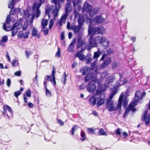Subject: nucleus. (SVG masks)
<instances>
[{
    "mask_svg": "<svg viewBox=\"0 0 150 150\" xmlns=\"http://www.w3.org/2000/svg\"><path fill=\"white\" fill-rule=\"evenodd\" d=\"M4 42L0 41V45L2 47H4L5 46V45L4 43Z\"/></svg>",
    "mask_w": 150,
    "mask_h": 150,
    "instance_id": "69168bd1",
    "label": "nucleus"
},
{
    "mask_svg": "<svg viewBox=\"0 0 150 150\" xmlns=\"http://www.w3.org/2000/svg\"><path fill=\"white\" fill-rule=\"evenodd\" d=\"M99 10L98 7L93 8L91 6L86 3H85L83 7V11L89 13L90 16L91 17L97 13L99 12Z\"/></svg>",
    "mask_w": 150,
    "mask_h": 150,
    "instance_id": "423d86ee",
    "label": "nucleus"
},
{
    "mask_svg": "<svg viewBox=\"0 0 150 150\" xmlns=\"http://www.w3.org/2000/svg\"><path fill=\"white\" fill-rule=\"evenodd\" d=\"M81 137L80 138V140L82 141H84L85 139L86 138V135L84 132L82 131H81Z\"/></svg>",
    "mask_w": 150,
    "mask_h": 150,
    "instance_id": "2f4dec72",
    "label": "nucleus"
},
{
    "mask_svg": "<svg viewBox=\"0 0 150 150\" xmlns=\"http://www.w3.org/2000/svg\"><path fill=\"white\" fill-rule=\"evenodd\" d=\"M147 113L146 111H144L143 115V117L142 118V120L145 122L146 125H148L149 124L150 121V116L149 115H147Z\"/></svg>",
    "mask_w": 150,
    "mask_h": 150,
    "instance_id": "4468645a",
    "label": "nucleus"
},
{
    "mask_svg": "<svg viewBox=\"0 0 150 150\" xmlns=\"http://www.w3.org/2000/svg\"><path fill=\"white\" fill-rule=\"evenodd\" d=\"M22 25V23L20 21H18L12 26V29H15L17 30H19L21 28Z\"/></svg>",
    "mask_w": 150,
    "mask_h": 150,
    "instance_id": "aec40b11",
    "label": "nucleus"
},
{
    "mask_svg": "<svg viewBox=\"0 0 150 150\" xmlns=\"http://www.w3.org/2000/svg\"><path fill=\"white\" fill-rule=\"evenodd\" d=\"M61 52L60 49L59 47H58V51L55 54V56L57 57H60V56Z\"/></svg>",
    "mask_w": 150,
    "mask_h": 150,
    "instance_id": "a19ab883",
    "label": "nucleus"
},
{
    "mask_svg": "<svg viewBox=\"0 0 150 150\" xmlns=\"http://www.w3.org/2000/svg\"><path fill=\"white\" fill-rule=\"evenodd\" d=\"M25 94L26 96H27L28 97H31V91L30 90H28Z\"/></svg>",
    "mask_w": 150,
    "mask_h": 150,
    "instance_id": "49530a36",
    "label": "nucleus"
},
{
    "mask_svg": "<svg viewBox=\"0 0 150 150\" xmlns=\"http://www.w3.org/2000/svg\"><path fill=\"white\" fill-rule=\"evenodd\" d=\"M64 34V32H63L61 33V40H63L65 38Z\"/></svg>",
    "mask_w": 150,
    "mask_h": 150,
    "instance_id": "5fc2aeb1",
    "label": "nucleus"
},
{
    "mask_svg": "<svg viewBox=\"0 0 150 150\" xmlns=\"http://www.w3.org/2000/svg\"><path fill=\"white\" fill-rule=\"evenodd\" d=\"M112 67L113 69H115L117 67V64L115 62L112 63Z\"/></svg>",
    "mask_w": 150,
    "mask_h": 150,
    "instance_id": "603ef678",
    "label": "nucleus"
},
{
    "mask_svg": "<svg viewBox=\"0 0 150 150\" xmlns=\"http://www.w3.org/2000/svg\"><path fill=\"white\" fill-rule=\"evenodd\" d=\"M146 94L145 92H143L142 93L140 91H137L136 92L135 95V98L134 100L129 104L128 108L126 109V111L123 115L124 117L126 116L130 110H131L132 112L136 110V109L134 107L137 105L138 100L139 99H141L142 97L145 96Z\"/></svg>",
    "mask_w": 150,
    "mask_h": 150,
    "instance_id": "20e7f679",
    "label": "nucleus"
},
{
    "mask_svg": "<svg viewBox=\"0 0 150 150\" xmlns=\"http://www.w3.org/2000/svg\"><path fill=\"white\" fill-rule=\"evenodd\" d=\"M90 69L89 67H85L82 68L81 69L80 71L82 73V74L83 75H85L86 74H87V75L86 76H87L88 74H91L92 76H94L93 73H90Z\"/></svg>",
    "mask_w": 150,
    "mask_h": 150,
    "instance_id": "dca6fc26",
    "label": "nucleus"
},
{
    "mask_svg": "<svg viewBox=\"0 0 150 150\" xmlns=\"http://www.w3.org/2000/svg\"><path fill=\"white\" fill-rule=\"evenodd\" d=\"M80 1L81 0H74L73 1L74 6H75L77 3L80 2Z\"/></svg>",
    "mask_w": 150,
    "mask_h": 150,
    "instance_id": "6e6d98bb",
    "label": "nucleus"
},
{
    "mask_svg": "<svg viewBox=\"0 0 150 150\" xmlns=\"http://www.w3.org/2000/svg\"><path fill=\"white\" fill-rule=\"evenodd\" d=\"M81 26L79 25L78 26L75 25H72L71 26V28L73 30L75 33H78L81 29Z\"/></svg>",
    "mask_w": 150,
    "mask_h": 150,
    "instance_id": "b1692460",
    "label": "nucleus"
},
{
    "mask_svg": "<svg viewBox=\"0 0 150 150\" xmlns=\"http://www.w3.org/2000/svg\"><path fill=\"white\" fill-rule=\"evenodd\" d=\"M96 41L97 43L102 44L104 42L107 41V45H108V41L107 40L106 38L102 36H98L96 38Z\"/></svg>",
    "mask_w": 150,
    "mask_h": 150,
    "instance_id": "f3484780",
    "label": "nucleus"
},
{
    "mask_svg": "<svg viewBox=\"0 0 150 150\" xmlns=\"http://www.w3.org/2000/svg\"><path fill=\"white\" fill-rule=\"evenodd\" d=\"M92 58L91 57L89 56H87L86 59V63L87 64H88L92 61Z\"/></svg>",
    "mask_w": 150,
    "mask_h": 150,
    "instance_id": "72a5a7b5",
    "label": "nucleus"
},
{
    "mask_svg": "<svg viewBox=\"0 0 150 150\" xmlns=\"http://www.w3.org/2000/svg\"><path fill=\"white\" fill-rule=\"evenodd\" d=\"M76 41V39H74L72 41V42L71 43V44L70 45V46L68 49V51L69 52H71L74 49V47L73 46V44Z\"/></svg>",
    "mask_w": 150,
    "mask_h": 150,
    "instance_id": "bb28decb",
    "label": "nucleus"
},
{
    "mask_svg": "<svg viewBox=\"0 0 150 150\" xmlns=\"http://www.w3.org/2000/svg\"><path fill=\"white\" fill-rule=\"evenodd\" d=\"M99 135H106V133L102 129H100L98 132Z\"/></svg>",
    "mask_w": 150,
    "mask_h": 150,
    "instance_id": "c9c22d12",
    "label": "nucleus"
},
{
    "mask_svg": "<svg viewBox=\"0 0 150 150\" xmlns=\"http://www.w3.org/2000/svg\"><path fill=\"white\" fill-rule=\"evenodd\" d=\"M25 53L26 54L27 58L28 59H29V56L33 54V52L31 51L26 50L25 52Z\"/></svg>",
    "mask_w": 150,
    "mask_h": 150,
    "instance_id": "f704fd0d",
    "label": "nucleus"
},
{
    "mask_svg": "<svg viewBox=\"0 0 150 150\" xmlns=\"http://www.w3.org/2000/svg\"><path fill=\"white\" fill-rule=\"evenodd\" d=\"M18 38H23V31H20L18 35Z\"/></svg>",
    "mask_w": 150,
    "mask_h": 150,
    "instance_id": "c03bdc74",
    "label": "nucleus"
},
{
    "mask_svg": "<svg viewBox=\"0 0 150 150\" xmlns=\"http://www.w3.org/2000/svg\"><path fill=\"white\" fill-rule=\"evenodd\" d=\"M81 50L78 52L76 54V57H79L81 61H84L86 59V57L82 53Z\"/></svg>",
    "mask_w": 150,
    "mask_h": 150,
    "instance_id": "412c9836",
    "label": "nucleus"
},
{
    "mask_svg": "<svg viewBox=\"0 0 150 150\" xmlns=\"http://www.w3.org/2000/svg\"><path fill=\"white\" fill-rule=\"evenodd\" d=\"M78 128V127L75 125L72 128L71 130V134L72 135H74V133L75 130H76Z\"/></svg>",
    "mask_w": 150,
    "mask_h": 150,
    "instance_id": "4c0bfd02",
    "label": "nucleus"
},
{
    "mask_svg": "<svg viewBox=\"0 0 150 150\" xmlns=\"http://www.w3.org/2000/svg\"><path fill=\"white\" fill-rule=\"evenodd\" d=\"M111 58H108L106 59L101 65H98V69H103L109 64L111 62Z\"/></svg>",
    "mask_w": 150,
    "mask_h": 150,
    "instance_id": "2eb2a0df",
    "label": "nucleus"
},
{
    "mask_svg": "<svg viewBox=\"0 0 150 150\" xmlns=\"http://www.w3.org/2000/svg\"><path fill=\"white\" fill-rule=\"evenodd\" d=\"M6 83L8 87H9L10 86L11 84V81L10 79H7L6 81Z\"/></svg>",
    "mask_w": 150,
    "mask_h": 150,
    "instance_id": "864d4df0",
    "label": "nucleus"
},
{
    "mask_svg": "<svg viewBox=\"0 0 150 150\" xmlns=\"http://www.w3.org/2000/svg\"><path fill=\"white\" fill-rule=\"evenodd\" d=\"M79 25L81 26L82 24L84 22V19L83 18H80L78 20Z\"/></svg>",
    "mask_w": 150,
    "mask_h": 150,
    "instance_id": "e433bc0d",
    "label": "nucleus"
},
{
    "mask_svg": "<svg viewBox=\"0 0 150 150\" xmlns=\"http://www.w3.org/2000/svg\"><path fill=\"white\" fill-rule=\"evenodd\" d=\"M8 40V37L7 36H5L3 37L2 38V40L0 41H2L3 42H5Z\"/></svg>",
    "mask_w": 150,
    "mask_h": 150,
    "instance_id": "37998d69",
    "label": "nucleus"
},
{
    "mask_svg": "<svg viewBox=\"0 0 150 150\" xmlns=\"http://www.w3.org/2000/svg\"><path fill=\"white\" fill-rule=\"evenodd\" d=\"M28 106L30 108H32L33 107V105L30 102H29L27 104Z\"/></svg>",
    "mask_w": 150,
    "mask_h": 150,
    "instance_id": "052dcab7",
    "label": "nucleus"
},
{
    "mask_svg": "<svg viewBox=\"0 0 150 150\" xmlns=\"http://www.w3.org/2000/svg\"><path fill=\"white\" fill-rule=\"evenodd\" d=\"M66 20V14H63L61 17L60 19L58 22V23L59 26L62 25L63 23H64Z\"/></svg>",
    "mask_w": 150,
    "mask_h": 150,
    "instance_id": "393cba45",
    "label": "nucleus"
},
{
    "mask_svg": "<svg viewBox=\"0 0 150 150\" xmlns=\"http://www.w3.org/2000/svg\"><path fill=\"white\" fill-rule=\"evenodd\" d=\"M57 122L60 126H62L64 125V123L61 120H58L57 121Z\"/></svg>",
    "mask_w": 150,
    "mask_h": 150,
    "instance_id": "bf43d9fd",
    "label": "nucleus"
},
{
    "mask_svg": "<svg viewBox=\"0 0 150 150\" xmlns=\"http://www.w3.org/2000/svg\"><path fill=\"white\" fill-rule=\"evenodd\" d=\"M54 23V21L53 19H51L50 22V24H49V28L50 29H51L52 28V26L53 25Z\"/></svg>",
    "mask_w": 150,
    "mask_h": 150,
    "instance_id": "8fccbe9b",
    "label": "nucleus"
},
{
    "mask_svg": "<svg viewBox=\"0 0 150 150\" xmlns=\"http://www.w3.org/2000/svg\"><path fill=\"white\" fill-rule=\"evenodd\" d=\"M22 11H23V13H21V10L20 9L18 8L14 10L13 12L15 13H20L21 15H24L25 17L26 18L30 17V18L31 19V20L32 22H33V20H32L31 18V16L33 14V11H32V13L31 14H30L28 12V11H25L24 10H23Z\"/></svg>",
    "mask_w": 150,
    "mask_h": 150,
    "instance_id": "f8f14e48",
    "label": "nucleus"
},
{
    "mask_svg": "<svg viewBox=\"0 0 150 150\" xmlns=\"http://www.w3.org/2000/svg\"><path fill=\"white\" fill-rule=\"evenodd\" d=\"M29 34V31L26 32L24 34H23V38H28Z\"/></svg>",
    "mask_w": 150,
    "mask_h": 150,
    "instance_id": "09e8293b",
    "label": "nucleus"
},
{
    "mask_svg": "<svg viewBox=\"0 0 150 150\" xmlns=\"http://www.w3.org/2000/svg\"><path fill=\"white\" fill-rule=\"evenodd\" d=\"M39 0L40 1L39 3H35L33 4V6L32 11H33V13L31 16V18L32 20H33L35 17L37 18H38L40 14V11L39 10V8L42 4V0Z\"/></svg>",
    "mask_w": 150,
    "mask_h": 150,
    "instance_id": "0eeeda50",
    "label": "nucleus"
},
{
    "mask_svg": "<svg viewBox=\"0 0 150 150\" xmlns=\"http://www.w3.org/2000/svg\"><path fill=\"white\" fill-rule=\"evenodd\" d=\"M11 17L9 16H8L7 18L6 22L3 25V28L4 30H5L7 28V26H9V23L11 22Z\"/></svg>",
    "mask_w": 150,
    "mask_h": 150,
    "instance_id": "4be33fe9",
    "label": "nucleus"
},
{
    "mask_svg": "<svg viewBox=\"0 0 150 150\" xmlns=\"http://www.w3.org/2000/svg\"><path fill=\"white\" fill-rule=\"evenodd\" d=\"M122 130L120 129H117L116 131H115V132L118 135H120L121 134L122 132Z\"/></svg>",
    "mask_w": 150,
    "mask_h": 150,
    "instance_id": "a18cd8bd",
    "label": "nucleus"
},
{
    "mask_svg": "<svg viewBox=\"0 0 150 150\" xmlns=\"http://www.w3.org/2000/svg\"><path fill=\"white\" fill-rule=\"evenodd\" d=\"M97 63V60L91 63V68L94 69Z\"/></svg>",
    "mask_w": 150,
    "mask_h": 150,
    "instance_id": "473e14b6",
    "label": "nucleus"
},
{
    "mask_svg": "<svg viewBox=\"0 0 150 150\" xmlns=\"http://www.w3.org/2000/svg\"><path fill=\"white\" fill-rule=\"evenodd\" d=\"M14 75L16 76H19L21 75V72L20 71H17L14 73Z\"/></svg>",
    "mask_w": 150,
    "mask_h": 150,
    "instance_id": "13d9d810",
    "label": "nucleus"
},
{
    "mask_svg": "<svg viewBox=\"0 0 150 150\" xmlns=\"http://www.w3.org/2000/svg\"><path fill=\"white\" fill-rule=\"evenodd\" d=\"M47 20L44 19H42L41 22V24L43 28H44L47 25Z\"/></svg>",
    "mask_w": 150,
    "mask_h": 150,
    "instance_id": "c756f323",
    "label": "nucleus"
},
{
    "mask_svg": "<svg viewBox=\"0 0 150 150\" xmlns=\"http://www.w3.org/2000/svg\"><path fill=\"white\" fill-rule=\"evenodd\" d=\"M28 27V25L26 23H25L24 25L22 28L23 30H26L27 29Z\"/></svg>",
    "mask_w": 150,
    "mask_h": 150,
    "instance_id": "4d7b16f0",
    "label": "nucleus"
},
{
    "mask_svg": "<svg viewBox=\"0 0 150 150\" xmlns=\"http://www.w3.org/2000/svg\"><path fill=\"white\" fill-rule=\"evenodd\" d=\"M100 55V51L99 50H98L97 51L95 52L93 55V59H97L99 57Z\"/></svg>",
    "mask_w": 150,
    "mask_h": 150,
    "instance_id": "c85d7f7f",
    "label": "nucleus"
},
{
    "mask_svg": "<svg viewBox=\"0 0 150 150\" xmlns=\"http://www.w3.org/2000/svg\"><path fill=\"white\" fill-rule=\"evenodd\" d=\"M32 35L33 36L35 37L38 35V31L37 29L33 27L32 30Z\"/></svg>",
    "mask_w": 150,
    "mask_h": 150,
    "instance_id": "cd10ccee",
    "label": "nucleus"
},
{
    "mask_svg": "<svg viewBox=\"0 0 150 150\" xmlns=\"http://www.w3.org/2000/svg\"><path fill=\"white\" fill-rule=\"evenodd\" d=\"M120 79L119 80L117 81V87L122 86L127 83V79L122 77V75L121 74H120Z\"/></svg>",
    "mask_w": 150,
    "mask_h": 150,
    "instance_id": "a211bd4d",
    "label": "nucleus"
},
{
    "mask_svg": "<svg viewBox=\"0 0 150 150\" xmlns=\"http://www.w3.org/2000/svg\"><path fill=\"white\" fill-rule=\"evenodd\" d=\"M5 30H6L7 31H9L10 30H12V36H14L15 35H16L17 32V30H16L15 29H12V27L10 26H7V28Z\"/></svg>",
    "mask_w": 150,
    "mask_h": 150,
    "instance_id": "5701e85b",
    "label": "nucleus"
},
{
    "mask_svg": "<svg viewBox=\"0 0 150 150\" xmlns=\"http://www.w3.org/2000/svg\"><path fill=\"white\" fill-rule=\"evenodd\" d=\"M77 48H79L80 47L81 48V51H82L86 48L87 50L88 45L86 42L83 41L81 38H77Z\"/></svg>",
    "mask_w": 150,
    "mask_h": 150,
    "instance_id": "9b49d317",
    "label": "nucleus"
},
{
    "mask_svg": "<svg viewBox=\"0 0 150 150\" xmlns=\"http://www.w3.org/2000/svg\"><path fill=\"white\" fill-rule=\"evenodd\" d=\"M90 81L88 85L86 86L87 91L89 93L93 92L96 89V85L97 91L99 92L105 91L107 88V86H105V88H102L100 81L95 76H93L91 74H88L85 78V81L87 82Z\"/></svg>",
    "mask_w": 150,
    "mask_h": 150,
    "instance_id": "f257e3e1",
    "label": "nucleus"
},
{
    "mask_svg": "<svg viewBox=\"0 0 150 150\" xmlns=\"http://www.w3.org/2000/svg\"><path fill=\"white\" fill-rule=\"evenodd\" d=\"M55 69L54 68H53L52 71L51 76H46L45 77V79L47 81H50L52 83L53 82L54 85H56V82L55 77Z\"/></svg>",
    "mask_w": 150,
    "mask_h": 150,
    "instance_id": "ddd939ff",
    "label": "nucleus"
},
{
    "mask_svg": "<svg viewBox=\"0 0 150 150\" xmlns=\"http://www.w3.org/2000/svg\"><path fill=\"white\" fill-rule=\"evenodd\" d=\"M64 1L65 0H52V2L54 3V6H51L50 8L47 7L46 8L45 13L49 18L50 17L49 13L53 15L54 19L58 16L59 9L60 7V5L63 3Z\"/></svg>",
    "mask_w": 150,
    "mask_h": 150,
    "instance_id": "7ed1b4c3",
    "label": "nucleus"
},
{
    "mask_svg": "<svg viewBox=\"0 0 150 150\" xmlns=\"http://www.w3.org/2000/svg\"><path fill=\"white\" fill-rule=\"evenodd\" d=\"M23 98H24V102H25V103L27 102L28 101L27 100V98L25 94H24V95L23 96Z\"/></svg>",
    "mask_w": 150,
    "mask_h": 150,
    "instance_id": "0e129e2a",
    "label": "nucleus"
},
{
    "mask_svg": "<svg viewBox=\"0 0 150 150\" xmlns=\"http://www.w3.org/2000/svg\"><path fill=\"white\" fill-rule=\"evenodd\" d=\"M85 88V85L83 84H82L79 86V88L80 90L83 89Z\"/></svg>",
    "mask_w": 150,
    "mask_h": 150,
    "instance_id": "680f3d73",
    "label": "nucleus"
},
{
    "mask_svg": "<svg viewBox=\"0 0 150 150\" xmlns=\"http://www.w3.org/2000/svg\"><path fill=\"white\" fill-rule=\"evenodd\" d=\"M44 84L45 87V93L46 95L48 97H50L52 96V94L51 92L47 89V84L46 83V81H45L44 82Z\"/></svg>",
    "mask_w": 150,
    "mask_h": 150,
    "instance_id": "a878e982",
    "label": "nucleus"
},
{
    "mask_svg": "<svg viewBox=\"0 0 150 150\" xmlns=\"http://www.w3.org/2000/svg\"><path fill=\"white\" fill-rule=\"evenodd\" d=\"M72 36V33H71L69 32L68 34V37L69 39H70Z\"/></svg>",
    "mask_w": 150,
    "mask_h": 150,
    "instance_id": "338daca9",
    "label": "nucleus"
},
{
    "mask_svg": "<svg viewBox=\"0 0 150 150\" xmlns=\"http://www.w3.org/2000/svg\"><path fill=\"white\" fill-rule=\"evenodd\" d=\"M104 102V99L102 98L100 96L97 95L91 97L89 100V104L92 105H94L97 104V106L99 107L103 104Z\"/></svg>",
    "mask_w": 150,
    "mask_h": 150,
    "instance_id": "39448f33",
    "label": "nucleus"
},
{
    "mask_svg": "<svg viewBox=\"0 0 150 150\" xmlns=\"http://www.w3.org/2000/svg\"><path fill=\"white\" fill-rule=\"evenodd\" d=\"M104 21L105 19L103 18L101 15L96 16L93 20H91L90 18L88 20V21L90 23L89 26H92L96 24L102 23Z\"/></svg>",
    "mask_w": 150,
    "mask_h": 150,
    "instance_id": "1a4fd4ad",
    "label": "nucleus"
},
{
    "mask_svg": "<svg viewBox=\"0 0 150 150\" xmlns=\"http://www.w3.org/2000/svg\"><path fill=\"white\" fill-rule=\"evenodd\" d=\"M91 34L90 38L88 40V45L87 47V50H89L92 48L97 47L98 46L97 42L95 38H93L92 35Z\"/></svg>",
    "mask_w": 150,
    "mask_h": 150,
    "instance_id": "9d476101",
    "label": "nucleus"
},
{
    "mask_svg": "<svg viewBox=\"0 0 150 150\" xmlns=\"http://www.w3.org/2000/svg\"><path fill=\"white\" fill-rule=\"evenodd\" d=\"M21 92L20 91H16L14 93V96L16 97H17L18 96L21 95Z\"/></svg>",
    "mask_w": 150,
    "mask_h": 150,
    "instance_id": "3c124183",
    "label": "nucleus"
},
{
    "mask_svg": "<svg viewBox=\"0 0 150 150\" xmlns=\"http://www.w3.org/2000/svg\"><path fill=\"white\" fill-rule=\"evenodd\" d=\"M123 134L124 136L125 137H126L128 136V134H127V133L126 132H123Z\"/></svg>",
    "mask_w": 150,
    "mask_h": 150,
    "instance_id": "774afa93",
    "label": "nucleus"
},
{
    "mask_svg": "<svg viewBox=\"0 0 150 150\" xmlns=\"http://www.w3.org/2000/svg\"><path fill=\"white\" fill-rule=\"evenodd\" d=\"M87 130L88 132L90 133H92L93 134H94V130L92 128H88L87 129Z\"/></svg>",
    "mask_w": 150,
    "mask_h": 150,
    "instance_id": "de8ad7c7",
    "label": "nucleus"
},
{
    "mask_svg": "<svg viewBox=\"0 0 150 150\" xmlns=\"http://www.w3.org/2000/svg\"><path fill=\"white\" fill-rule=\"evenodd\" d=\"M115 79V76L113 75H111L109 77H108L106 79L105 81V84L104 85V86H107V88L108 87V85L110 83H112L114 81ZM105 88V87L104 88Z\"/></svg>",
    "mask_w": 150,
    "mask_h": 150,
    "instance_id": "6ab92c4d",
    "label": "nucleus"
},
{
    "mask_svg": "<svg viewBox=\"0 0 150 150\" xmlns=\"http://www.w3.org/2000/svg\"><path fill=\"white\" fill-rule=\"evenodd\" d=\"M116 93V91H113L110 95L109 99L107 100L106 106L108 110L109 111L115 110L117 108L120 109L122 105V102L124 96V94L122 93L120 95L118 100V104L117 105L116 104H114L113 103L112 99L113 96Z\"/></svg>",
    "mask_w": 150,
    "mask_h": 150,
    "instance_id": "f03ea898",
    "label": "nucleus"
},
{
    "mask_svg": "<svg viewBox=\"0 0 150 150\" xmlns=\"http://www.w3.org/2000/svg\"><path fill=\"white\" fill-rule=\"evenodd\" d=\"M92 27V26H89V27L88 33L89 34L94 35L96 34H97L103 35L105 33V29L102 26L97 28L94 27L91 29Z\"/></svg>",
    "mask_w": 150,
    "mask_h": 150,
    "instance_id": "6e6552de",
    "label": "nucleus"
},
{
    "mask_svg": "<svg viewBox=\"0 0 150 150\" xmlns=\"http://www.w3.org/2000/svg\"><path fill=\"white\" fill-rule=\"evenodd\" d=\"M15 2V0H12L11 3L8 6V8H13Z\"/></svg>",
    "mask_w": 150,
    "mask_h": 150,
    "instance_id": "ea45409f",
    "label": "nucleus"
},
{
    "mask_svg": "<svg viewBox=\"0 0 150 150\" xmlns=\"http://www.w3.org/2000/svg\"><path fill=\"white\" fill-rule=\"evenodd\" d=\"M49 32V30L48 29H46L44 30V33L45 35H47L48 34Z\"/></svg>",
    "mask_w": 150,
    "mask_h": 150,
    "instance_id": "e2e57ef3",
    "label": "nucleus"
},
{
    "mask_svg": "<svg viewBox=\"0 0 150 150\" xmlns=\"http://www.w3.org/2000/svg\"><path fill=\"white\" fill-rule=\"evenodd\" d=\"M64 76L61 79V81L64 84L66 82V73L65 72L64 73Z\"/></svg>",
    "mask_w": 150,
    "mask_h": 150,
    "instance_id": "79ce46f5",
    "label": "nucleus"
},
{
    "mask_svg": "<svg viewBox=\"0 0 150 150\" xmlns=\"http://www.w3.org/2000/svg\"><path fill=\"white\" fill-rule=\"evenodd\" d=\"M4 108H6L7 110L11 114H12V110L11 108L8 105H4Z\"/></svg>",
    "mask_w": 150,
    "mask_h": 150,
    "instance_id": "7c9ffc66",
    "label": "nucleus"
},
{
    "mask_svg": "<svg viewBox=\"0 0 150 150\" xmlns=\"http://www.w3.org/2000/svg\"><path fill=\"white\" fill-rule=\"evenodd\" d=\"M11 64L13 66H16L18 64V62L17 60L14 59L12 61Z\"/></svg>",
    "mask_w": 150,
    "mask_h": 150,
    "instance_id": "58836bf2",
    "label": "nucleus"
}]
</instances>
